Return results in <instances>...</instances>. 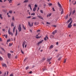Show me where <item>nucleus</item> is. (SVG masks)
Listing matches in <instances>:
<instances>
[{
    "label": "nucleus",
    "mask_w": 76,
    "mask_h": 76,
    "mask_svg": "<svg viewBox=\"0 0 76 76\" xmlns=\"http://www.w3.org/2000/svg\"><path fill=\"white\" fill-rule=\"evenodd\" d=\"M72 21L71 22H70L68 24V28H70L72 26Z\"/></svg>",
    "instance_id": "1"
},
{
    "label": "nucleus",
    "mask_w": 76,
    "mask_h": 76,
    "mask_svg": "<svg viewBox=\"0 0 76 76\" xmlns=\"http://www.w3.org/2000/svg\"><path fill=\"white\" fill-rule=\"evenodd\" d=\"M58 4L59 7L60 8L61 10V9H62L61 8H62V7H61V4H60V3H59V2H58Z\"/></svg>",
    "instance_id": "2"
},
{
    "label": "nucleus",
    "mask_w": 76,
    "mask_h": 76,
    "mask_svg": "<svg viewBox=\"0 0 76 76\" xmlns=\"http://www.w3.org/2000/svg\"><path fill=\"white\" fill-rule=\"evenodd\" d=\"M18 29L19 30V32H20V31H22V28H21V26L20 25H19L18 27Z\"/></svg>",
    "instance_id": "3"
},
{
    "label": "nucleus",
    "mask_w": 76,
    "mask_h": 76,
    "mask_svg": "<svg viewBox=\"0 0 76 76\" xmlns=\"http://www.w3.org/2000/svg\"><path fill=\"white\" fill-rule=\"evenodd\" d=\"M34 24V23H32L31 24V23H30V22H28V26H30V27H31V26H33V24Z\"/></svg>",
    "instance_id": "4"
},
{
    "label": "nucleus",
    "mask_w": 76,
    "mask_h": 76,
    "mask_svg": "<svg viewBox=\"0 0 76 76\" xmlns=\"http://www.w3.org/2000/svg\"><path fill=\"white\" fill-rule=\"evenodd\" d=\"M7 55H8V57L9 58H10V57L11 56V54H10L9 53H8Z\"/></svg>",
    "instance_id": "5"
},
{
    "label": "nucleus",
    "mask_w": 76,
    "mask_h": 76,
    "mask_svg": "<svg viewBox=\"0 0 76 76\" xmlns=\"http://www.w3.org/2000/svg\"><path fill=\"white\" fill-rule=\"evenodd\" d=\"M26 44V42H23V44L22 45V46L23 48H24V45H25V44Z\"/></svg>",
    "instance_id": "6"
},
{
    "label": "nucleus",
    "mask_w": 76,
    "mask_h": 76,
    "mask_svg": "<svg viewBox=\"0 0 76 76\" xmlns=\"http://www.w3.org/2000/svg\"><path fill=\"white\" fill-rule=\"evenodd\" d=\"M71 20H72V18H70V19L66 22L67 23H69L70 21H71Z\"/></svg>",
    "instance_id": "7"
},
{
    "label": "nucleus",
    "mask_w": 76,
    "mask_h": 76,
    "mask_svg": "<svg viewBox=\"0 0 76 76\" xmlns=\"http://www.w3.org/2000/svg\"><path fill=\"white\" fill-rule=\"evenodd\" d=\"M8 33L9 34H10V35L12 33H11V32H10V28H9V29H8Z\"/></svg>",
    "instance_id": "8"
},
{
    "label": "nucleus",
    "mask_w": 76,
    "mask_h": 76,
    "mask_svg": "<svg viewBox=\"0 0 76 76\" xmlns=\"http://www.w3.org/2000/svg\"><path fill=\"white\" fill-rule=\"evenodd\" d=\"M51 59H52L51 58H49V59H47V61H48V62H50V61H51Z\"/></svg>",
    "instance_id": "9"
},
{
    "label": "nucleus",
    "mask_w": 76,
    "mask_h": 76,
    "mask_svg": "<svg viewBox=\"0 0 76 76\" xmlns=\"http://www.w3.org/2000/svg\"><path fill=\"white\" fill-rule=\"evenodd\" d=\"M36 9H37V7H34L33 8V11H34V12L36 10Z\"/></svg>",
    "instance_id": "10"
},
{
    "label": "nucleus",
    "mask_w": 76,
    "mask_h": 76,
    "mask_svg": "<svg viewBox=\"0 0 76 76\" xmlns=\"http://www.w3.org/2000/svg\"><path fill=\"white\" fill-rule=\"evenodd\" d=\"M2 66L3 67H6V64H2Z\"/></svg>",
    "instance_id": "11"
},
{
    "label": "nucleus",
    "mask_w": 76,
    "mask_h": 76,
    "mask_svg": "<svg viewBox=\"0 0 76 76\" xmlns=\"http://www.w3.org/2000/svg\"><path fill=\"white\" fill-rule=\"evenodd\" d=\"M12 0H8V1H9L10 3H12Z\"/></svg>",
    "instance_id": "12"
},
{
    "label": "nucleus",
    "mask_w": 76,
    "mask_h": 76,
    "mask_svg": "<svg viewBox=\"0 0 76 76\" xmlns=\"http://www.w3.org/2000/svg\"><path fill=\"white\" fill-rule=\"evenodd\" d=\"M15 29H16V26H14V27L13 28V32H15Z\"/></svg>",
    "instance_id": "13"
},
{
    "label": "nucleus",
    "mask_w": 76,
    "mask_h": 76,
    "mask_svg": "<svg viewBox=\"0 0 76 76\" xmlns=\"http://www.w3.org/2000/svg\"><path fill=\"white\" fill-rule=\"evenodd\" d=\"M18 35V30H16V32L15 34V36L16 37L17 36V35Z\"/></svg>",
    "instance_id": "14"
},
{
    "label": "nucleus",
    "mask_w": 76,
    "mask_h": 76,
    "mask_svg": "<svg viewBox=\"0 0 76 76\" xmlns=\"http://www.w3.org/2000/svg\"><path fill=\"white\" fill-rule=\"evenodd\" d=\"M14 23H13L12 22L11 24V26H14Z\"/></svg>",
    "instance_id": "15"
},
{
    "label": "nucleus",
    "mask_w": 76,
    "mask_h": 76,
    "mask_svg": "<svg viewBox=\"0 0 76 76\" xmlns=\"http://www.w3.org/2000/svg\"><path fill=\"white\" fill-rule=\"evenodd\" d=\"M1 49L2 51H4V52H5L6 51L5 50H4V48H1Z\"/></svg>",
    "instance_id": "16"
},
{
    "label": "nucleus",
    "mask_w": 76,
    "mask_h": 76,
    "mask_svg": "<svg viewBox=\"0 0 76 76\" xmlns=\"http://www.w3.org/2000/svg\"><path fill=\"white\" fill-rule=\"evenodd\" d=\"M51 14L50 13L49 14V15H47V17H48L49 16V17H50L51 16Z\"/></svg>",
    "instance_id": "17"
},
{
    "label": "nucleus",
    "mask_w": 76,
    "mask_h": 76,
    "mask_svg": "<svg viewBox=\"0 0 76 76\" xmlns=\"http://www.w3.org/2000/svg\"><path fill=\"white\" fill-rule=\"evenodd\" d=\"M63 9H62V10L61 12V15H62L63 13Z\"/></svg>",
    "instance_id": "18"
},
{
    "label": "nucleus",
    "mask_w": 76,
    "mask_h": 76,
    "mask_svg": "<svg viewBox=\"0 0 76 76\" xmlns=\"http://www.w3.org/2000/svg\"><path fill=\"white\" fill-rule=\"evenodd\" d=\"M44 41V40H41L39 42V43L40 44H41V43H42V42H43Z\"/></svg>",
    "instance_id": "19"
},
{
    "label": "nucleus",
    "mask_w": 76,
    "mask_h": 76,
    "mask_svg": "<svg viewBox=\"0 0 76 76\" xmlns=\"http://www.w3.org/2000/svg\"><path fill=\"white\" fill-rule=\"evenodd\" d=\"M53 47H54L53 45H51V46L50 47V48H53Z\"/></svg>",
    "instance_id": "20"
},
{
    "label": "nucleus",
    "mask_w": 76,
    "mask_h": 76,
    "mask_svg": "<svg viewBox=\"0 0 76 76\" xmlns=\"http://www.w3.org/2000/svg\"><path fill=\"white\" fill-rule=\"evenodd\" d=\"M41 37L40 36V37H36V38H37V39H38L39 38H40Z\"/></svg>",
    "instance_id": "21"
},
{
    "label": "nucleus",
    "mask_w": 76,
    "mask_h": 76,
    "mask_svg": "<svg viewBox=\"0 0 76 76\" xmlns=\"http://www.w3.org/2000/svg\"><path fill=\"white\" fill-rule=\"evenodd\" d=\"M28 1V0H26L24 1V3H27Z\"/></svg>",
    "instance_id": "22"
},
{
    "label": "nucleus",
    "mask_w": 76,
    "mask_h": 76,
    "mask_svg": "<svg viewBox=\"0 0 76 76\" xmlns=\"http://www.w3.org/2000/svg\"><path fill=\"white\" fill-rule=\"evenodd\" d=\"M1 16H2V15L0 14V18H1V19H3V17H1Z\"/></svg>",
    "instance_id": "23"
},
{
    "label": "nucleus",
    "mask_w": 76,
    "mask_h": 76,
    "mask_svg": "<svg viewBox=\"0 0 76 76\" xmlns=\"http://www.w3.org/2000/svg\"><path fill=\"white\" fill-rule=\"evenodd\" d=\"M50 37L51 38H53V37H54V36L52 35H50Z\"/></svg>",
    "instance_id": "24"
},
{
    "label": "nucleus",
    "mask_w": 76,
    "mask_h": 76,
    "mask_svg": "<svg viewBox=\"0 0 76 76\" xmlns=\"http://www.w3.org/2000/svg\"><path fill=\"white\" fill-rule=\"evenodd\" d=\"M12 20L13 21H15V18H14V17H12Z\"/></svg>",
    "instance_id": "25"
},
{
    "label": "nucleus",
    "mask_w": 76,
    "mask_h": 76,
    "mask_svg": "<svg viewBox=\"0 0 76 76\" xmlns=\"http://www.w3.org/2000/svg\"><path fill=\"white\" fill-rule=\"evenodd\" d=\"M61 57H60L58 59V60H59V61H60V60H61Z\"/></svg>",
    "instance_id": "26"
},
{
    "label": "nucleus",
    "mask_w": 76,
    "mask_h": 76,
    "mask_svg": "<svg viewBox=\"0 0 76 76\" xmlns=\"http://www.w3.org/2000/svg\"><path fill=\"white\" fill-rule=\"evenodd\" d=\"M75 10H74L72 11V14H74L75 13Z\"/></svg>",
    "instance_id": "27"
},
{
    "label": "nucleus",
    "mask_w": 76,
    "mask_h": 76,
    "mask_svg": "<svg viewBox=\"0 0 76 76\" xmlns=\"http://www.w3.org/2000/svg\"><path fill=\"white\" fill-rule=\"evenodd\" d=\"M34 7H38V5L35 4Z\"/></svg>",
    "instance_id": "28"
},
{
    "label": "nucleus",
    "mask_w": 76,
    "mask_h": 76,
    "mask_svg": "<svg viewBox=\"0 0 76 76\" xmlns=\"http://www.w3.org/2000/svg\"><path fill=\"white\" fill-rule=\"evenodd\" d=\"M2 60L3 58H2V57H1V56H0V60H1V61Z\"/></svg>",
    "instance_id": "29"
},
{
    "label": "nucleus",
    "mask_w": 76,
    "mask_h": 76,
    "mask_svg": "<svg viewBox=\"0 0 76 76\" xmlns=\"http://www.w3.org/2000/svg\"><path fill=\"white\" fill-rule=\"evenodd\" d=\"M28 7H31V4H29L28 5Z\"/></svg>",
    "instance_id": "30"
},
{
    "label": "nucleus",
    "mask_w": 76,
    "mask_h": 76,
    "mask_svg": "<svg viewBox=\"0 0 76 76\" xmlns=\"http://www.w3.org/2000/svg\"><path fill=\"white\" fill-rule=\"evenodd\" d=\"M44 41H47V40L46 37L44 38Z\"/></svg>",
    "instance_id": "31"
},
{
    "label": "nucleus",
    "mask_w": 76,
    "mask_h": 76,
    "mask_svg": "<svg viewBox=\"0 0 76 76\" xmlns=\"http://www.w3.org/2000/svg\"><path fill=\"white\" fill-rule=\"evenodd\" d=\"M35 14V13H33L32 14H31V15H33V16H34Z\"/></svg>",
    "instance_id": "32"
},
{
    "label": "nucleus",
    "mask_w": 76,
    "mask_h": 76,
    "mask_svg": "<svg viewBox=\"0 0 76 76\" xmlns=\"http://www.w3.org/2000/svg\"><path fill=\"white\" fill-rule=\"evenodd\" d=\"M12 43H9V46L10 47H11V46H12Z\"/></svg>",
    "instance_id": "33"
},
{
    "label": "nucleus",
    "mask_w": 76,
    "mask_h": 76,
    "mask_svg": "<svg viewBox=\"0 0 76 76\" xmlns=\"http://www.w3.org/2000/svg\"><path fill=\"white\" fill-rule=\"evenodd\" d=\"M23 28H24V29H25V30H26V28L24 27V25H23Z\"/></svg>",
    "instance_id": "34"
},
{
    "label": "nucleus",
    "mask_w": 76,
    "mask_h": 76,
    "mask_svg": "<svg viewBox=\"0 0 76 76\" xmlns=\"http://www.w3.org/2000/svg\"><path fill=\"white\" fill-rule=\"evenodd\" d=\"M46 60V59H45V58H43L42 59V60H43V61H44V60Z\"/></svg>",
    "instance_id": "35"
},
{
    "label": "nucleus",
    "mask_w": 76,
    "mask_h": 76,
    "mask_svg": "<svg viewBox=\"0 0 76 76\" xmlns=\"http://www.w3.org/2000/svg\"><path fill=\"white\" fill-rule=\"evenodd\" d=\"M48 5H49V6H52V4H51V3H49V4H48Z\"/></svg>",
    "instance_id": "36"
},
{
    "label": "nucleus",
    "mask_w": 76,
    "mask_h": 76,
    "mask_svg": "<svg viewBox=\"0 0 76 76\" xmlns=\"http://www.w3.org/2000/svg\"><path fill=\"white\" fill-rule=\"evenodd\" d=\"M40 12L41 13H43V11H42V10H40Z\"/></svg>",
    "instance_id": "37"
},
{
    "label": "nucleus",
    "mask_w": 76,
    "mask_h": 76,
    "mask_svg": "<svg viewBox=\"0 0 76 76\" xmlns=\"http://www.w3.org/2000/svg\"><path fill=\"white\" fill-rule=\"evenodd\" d=\"M68 18V15H67L65 17V19H67Z\"/></svg>",
    "instance_id": "38"
},
{
    "label": "nucleus",
    "mask_w": 76,
    "mask_h": 76,
    "mask_svg": "<svg viewBox=\"0 0 76 76\" xmlns=\"http://www.w3.org/2000/svg\"><path fill=\"white\" fill-rule=\"evenodd\" d=\"M10 39H8L7 40V42H10Z\"/></svg>",
    "instance_id": "39"
},
{
    "label": "nucleus",
    "mask_w": 76,
    "mask_h": 76,
    "mask_svg": "<svg viewBox=\"0 0 76 76\" xmlns=\"http://www.w3.org/2000/svg\"><path fill=\"white\" fill-rule=\"evenodd\" d=\"M47 24H48V25H50V23H48V22H47Z\"/></svg>",
    "instance_id": "40"
},
{
    "label": "nucleus",
    "mask_w": 76,
    "mask_h": 76,
    "mask_svg": "<svg viewBox=\"0 0 76 76\" xmlns=\"http://www.w3.org/2000/svg\"><path fill=\"white\" fill-rule=\"evenodd\" d=\"M6 72H5V73L4 74V75H3V76H6Z\"/></svg>",
    "instance_id": "41"
},
{
    "label": "nucleus",
    "mask_w": 76,
    "mask_h": 76,
    "mask_svg": "<svg viewBox=\"0 0 76 76\" xmlns=\"http://www.w3.org/2000/svg\"><path fill=\"white\" fill-rule=\"evenodd\" d=\"M9 12L10 13H12V11H9Z\"/></svg>",
    "instance_id": "42"
},
{
    "label": "nucleus",
    "mask_w": 76,
    "mask_h": 76,
    "mask_svg": "<svg viewBox=\"0 0 76 76\" xmlns=\"http://www.w3.org/2000/svg\"><path fill=\"white\" fill-rule=\"evenodd\" d=\"M74 26H76V24L75 23H74L73 24Z\"/></svg>",
    "instance_id": "43"
},
{
    "label": "nucleus",
    "mask_w": 76,
    "mask_h": 76,
    "mask_svg": "<svg viewBox=\"0 0 76 76\" xmlns=\"http://www.w3.org/2000/svg\"><path fill=\"white\" fill-rule=\"evenodd\" d=\"M21 52L22 54H24V53L23 52V51H22V50H21Z\"/></svg>",
    "instance_id": "44"
},
{
    "label": "nucleus",
    "mask_w": 76,
    "mask_h": 76,
    "mask_svg": "<svg viewBox=\"0 0 76 76\" xmlns=\"http://www.w3.org/2000/svg\"><path fill=\"white\" fill-rule=\"evenodd\" d=\"M57 30H55V31H54V32H55V34H56V33H57Z\"/></svg>",
    "instance_id": "45"
},
{
    "label": "nucleus",
    "mask_w": 76,
    "mask_h": 76,
    "mask_svg": "<svg viewBox=\"0 0 76 76\" xmlns=\"http://www.w3.org/2000/svg\"><path fill=\"white\" fill-rule=\"evenodd\" d=\"M31 16H29V17H28L27 18H28V19H29L30 18H31Z\"/></svg>",
    "instance_id": "46"
},
{
    "label": "nucleus",
    "mask_w": 76,
    "mask_h": 76,
    "mask_svg": "<svg viewBox=\"0 0 76 76\" xmlns=\"http://www.w3.org/2000/svg\"><path fill=\"white\" fill-rule=\"evenodd\" d=\"M52 34H53V35H54V34H55V33L54 32V31H53L52 33Z\"/></svg>",
    "instance_id": "47"
},
{
    "label": "nucleus",
    "mask_w": 76,
    "mask_h": 76,
    "mask_svg": "<svg viewBox=\"0 0 76 76\" xmlns=\"http://www.w3.org/2000/svg\"><path fill=\"white\" fill-rule=\"evenodd\" d=\"M3 11L4 12H6V10H4Z\"/></svg>",
    "instance_id": "48"
},
{
    "label": "nucleus",
    "mask_w": 76,
    "mask_h": 76,
    "mask_svg": "<svg viewBox=\"0 0 76 76\" xmlns=\"http://www.w3.org/2000/svg\"><path fill=\"white\" fill-rule=\"evenodd\" d=\"M53 11H55V10H54V7L53 8Z\"/></svg>",
    "instance_id": "49"
},
{
    "label": "nucleus",
    "mask_w": 76,
    "mask_h": 76,
    "mask_svg": "<svg viewBox=\"0 0 76 76\" xmlns=\"http://www.w3.org/2000/svg\"><path fill=\"white\" fill-rule=\"evenodd\" d=\"M36 19V18H35V17H33V18H32V19Z\"/></svg>",
    "instance_id": "50"
},
{
    "label": "nucleus",
    "mask_w": 76,
    "mask_h": 76,
    "mask_svg": "<svg viewBox=\"0 0 76 76\" xmlns=\"http://www.w3.org/2000/svg\"><path fill=\"white\" fill-rule=\"evenodd\" d=\"M5 38H7V34L5 35Z\"/></svg>",
    "instance_id": "51"
},
{
    "label": "nucleus",
    "mask_w": 76,
    "mask_h": 76,
    "mask_svg": "<svg viewBox=\"0 0 76 76\" xmlns=\"http://www.w3.org/2000/svg\"><path fill=\"white\" fill-rule=\"evenodd\" d=\"M15 58H18V56H16L15 57Z\"/></svg>",
    "instance_id": "52"
},
{
    "label": "nucleus",
    "mask_w": 76,
    "mask_h": 76,
    "mask_svg": "<svg viewBox=\"0 0 76 76\" xmlns=\"http://www.w3.org/2000/svg\"><path fill=\"white\" fill-rule=\"evenodd\" d=\"M46 38H47V39H48V37H47V36H45Z\"/></svg>",
    "instance_id": "53"
},
{
    "label": "nucleus",
    "mask_w": 76,
    "mask_h": 76,
    "mask_svg": "<svg viewBox=\"0 0 76 76\" xmlns=\"http://www.w3.org/2000/svg\"><path fill=\"white\" fill-rule=\"evenodd\" d=\"M28 68H29V67H27L26 68V70H27V69H28Z\"/></svg>",
    "instance_id": "54"
},
{
    "label": "nucleus",
    "mask_w": 76,
    "mask_h": 76,
    "mask_svg": "<svg viewBox=\"0 0 76 76\" xmlns=\"http://www.w3.org/2000/svg\"><path fill=\"white\" fill-rule=\"evenodd\" d=\"M27 46V44H26L25 46V48H26Z\"/></svg>",
    "instance_id": "55"
},
{
    "label": "nucleus",
    "mask_w": 76,
    "mask_h": 76,
    "mask_svg": "<svg viewBox=\"0 0 76 76\" xmlns=\"http://www.w3.org/2000/svg\"><path fill=\"white\" fill-rule=\"evenodd\" d=\"M10 76H13V74H10Z\"/></svg>",
    "instance_id": "56"
},
{
    "label": "nucleus",
    "mask_w": 76,
    "mask_h": 76,
    "mask_svg": "<svg viewBox=\"0 0 76 76\" xmlns=\"http://www.w3.org/2000/svg\"><path fill=\"white\" fill-rule=\"evenodd\" d=\"M32 73V71H31L30 72H29V73H30V74H31V73Z\"/></svg>",
    "instance_id": "57"
},
{
    "label": "nucleus",
    "mask_w": 76,
    "mask_h": 76,
    "mask_svg": "<svg viewBox=\"0 0 76 76\" xmlns=\"http://www.w3.org/2000/svg\"><path fill=\"white\" fill-rule=\"evenodd\" d=\"M40 44V43H39V42H38V43H37V45H39Z\"/></svg>",
    "instance_id": "58"
},
{
    "label": "nucleus",
    "mask_w": 76,
    "mask_h": 76,
    "mask_svg": "<svg viewBox=\"0 0 76 76\" xmlns=\"http://www.w3.org/2000/svg\"><path fill=\"white\" fill-rule=\"evenodd\" d=\"M53 27H55V28H56V25H53Z\"/></svg>",
    "instance_id": "59"
},
{
    "label": "nucleus",
    "mask_w": 76,
    "mask_h": 76,
    "mask_svg": "<svg viewBox=\"0 0 76 76\" xmlns=\"http://www.w3.org/2000/svg\"><path fill=\"white\" fill-rule=\"evenodd\" d=\"M58 42H57L56 43V45H58Z\"/></svg>",
    "instance_id": "60"
},
{
    "label": "nucleus",
    "mask_w": 76,
    "mask_h": 76,
    "mask_svg": "<svg viewBox=\"0 0 76 76\" xmlns=\"http://www.w3.org/2000/svg\"><path fill=\"white\" fill-rule=\"evenodd\" d=\"M42 70H43V71H45V69L43 68Z\"/></svg>",
    "instance_id": "61"
},
{
    "label": "nucleus",
    "mask_w": 76,
    "mask_h": 76,
    "mask_svg": "<svg viewBox=\"0 0 76 76\" xmlns=\"http://www.w3.org/2000/svg\"><path fill=\"white\" fill-rule=\"evenodd\" d=\"M66 59H65L64 60V63H66Z\"/></svg>",
    "instance_id": "62"
},
{
    "label": "nucleus",
    "mask_w": 76,
    "mask_h": 76,
    "mask_svg": "<svg viewBox=\"0 0 76 76\" xmlns=\"http://www.w3.org/2000/svg\"><path fill=\"white\" fill-rule=\"evenodd\" d=\"M37 32H40V30H38L37 31Z\"/></svg>",
    "instance_id": "63"
},
{
    "label": "nucleus",
    "mask_w": 76,
    "mask_h": 76,
    "mask_svg": "<svg viewBox=\"0 0 76 76\" xmlns=\"http://www.w3.org/2000/svg\"><path fill=\"white\" fill-rule=\"evenodd\" d=\"M34 25H37V22H35L34 23Z\"/></svg>",
    "instance_id": "64"
}]
</instances>
